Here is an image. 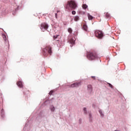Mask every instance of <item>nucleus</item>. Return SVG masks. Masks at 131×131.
Returning <instances> with one entry per match:
<instances>
[{
    "mask_svg": "<svg viewBox=\"0 0 131 131\" xmlns=\"http://www.w3.org/2000/svg\"><path fill=\"white\" fill-rule=\"evenodd\" d=\"M82 8L84 9V10H85V9H88V5H86V4H83Z\"/></svg>",
    "mask_w": 131,
    "mask_h": 131,
    "instance_id": "nucleus-11",
    "label": "nucleus"
},
{
    "mask_svg": "<svg viewBox=\"0 0 131 131\" xmlns=\"http://www.w3.org/2000/svg\"><path fill=\"white\" fill-rule=\"evenodd\" d=\"M83 111H84V113H86V108L84 107Z\"/></svg>",
    "mask_w": 131,
    "mask_h": 131,
    "instance_id": "nucleus-22",
    "label": "nucleus"
},
{
    "mask_svg": "<svg viewBox=\"0 0 131 131\" xmlns=\"http://www.w3.org/2000/svg\"><path fill=\"white\" fill-rule=\"evenodd\" d=\"M74 20L76 22H77V21H79V16H78V15L75 16L74 18Z\"/></svg>",
    "mask_w": 131,
    "mask_h": 131,
    "instance_id": "nucleus-9",
    "label": "nucleus"
},
{
    "mask_svg": "<svg viewBox=\"0 0 131 131\" xmlns=\"http://www.w3.org/2000/svg\"><path fill=\"white\" fill-rule=\"evenodd\" d=\"M108 84L110 88H111L112 89L113 88V85H112V84H111L110 83H108Z\"/></svg>",
    "mask_w": 131,
    "mask_h": 131,
    "instance_id": "nucleus-18",
    "label": "nucleus"
},
{
    "mask_svg": "<svg viewBox=\"0 0 131 131\" xmlns=\"http://www.w3.org/2000/svg\"><path fill=\"white\" fill-rule=\"evenodd\" d=\"M17 85L19 88H23V84L21 81H19L17 82Z\"/></svg>",
    "mask_w": 131,
    "mask_h": 131,
    "instance_id": "nucleus-8",
    "label": "nucleus"
},
{
    "mask_svg": "<svg viewBox=\"0 0 131 131\" xmlns=\"http://www.w3.org/2000/svg\"><path fill=\"white\" fill-rule=\"evenodd\" d=\"M57 40V41H59V40Z\"/></svg>",
    "mask_w": 131,
    "mask_h": 131,
    "instance_id": "nucleus-26",
    "label": "nucleus"
},
{
    "mask_svg": "<svg viewBox=\"0 0 131 131\" xmlns=\"http://www.w3.org/2000/svg\"><path fill=\"white\" fill-rule=\"evenodd\" d=\"M72 15H75L76 14V12L75 11H73L72 12Z\"/></svg>",
    "mask_w": 131,
    "mask_h": 131,
    "instance_id": "nucleus-19",
    "label": "nucleus"
},
{
    "mask_svg": "<svg viewBox=\"0 0 131 131\" xmlns=\"http://www.w3.org/2000/svg\"><path fill=\"white\" fill-rule=\"evenodd\" d=\"M94 17H93L92 15L88 14V19L89 20H93Z\"/></svg>",
    "mask_w": 131,
    "mask_h": 131,
    "instance_id": "nucleus-13",
    "label": "nucleus"
},
{
    "mask_svg": "<svg viewBox=\"0 0 131 131\" xmlns=\"http://www.w3.org/2000/svg\"><path fill=\"white\" fill-rule=\"evenodd\" d=\"M105 16H106V18H109V17L110 16V15L108 13H106L105 14Z\"/></svg>",
    "mask_w": 131,
    "mask_h": 131,
    "instance_id": "nucleus-20",
    "label": "nucleus"
},
{
    "mask_svg": "<svg viewBox=\"0 0 131 131\" xmlns=\"http://www.w3.org/2000/svg\"><path fill=\"white\" fill-rule=\"evenodd\" d=\"M95 35L98 38H102L103 36V32H102V31L97 30L95 31Z\"/></svg>",
    "mask_w": 131,
    "mask_h": 131,
    "instance_id": "nucleus-3",
    "label": "nucleus"
},
{
    "mask_svg": "<svg viewBox=\"0 0 131 131\" xmlns=\"http://www.w3.org/2000/svg\"><path fill=\"white\" fill-rule=\"evenodd\" d=\"M53 93H54V91H51L49 92V95H52Z\"/></svg>",
    "mask_w": 131,
    "mask_h": 131,
    "instance_id": "nucleus-21",
    "label": "nucleus"
},
{
    "mask_svg": "<svg viewBox=\"0 0 131 131\" xmlns=\"http://www.w3.org/2000/svg\"><path fill=\"white\" fill-rule=\"evenodd\" d=\"M49 28V25L46 23H42L40 25V29L42 31H45V30H47Z\"/></svg>",
    "mask_w": 131,
    "mask_h": 131,
    "instance_id": "nucleus-4",
    "label": "nucleus"
},
{
    "mask_svg": "<svg viewBox=\"0 0 131 131\" xmlns=\"http://www.w3.org/2000/svg\"><path fill=\"white\" fill-rule=\"evenodd\" d=\"M81 84L80 82L74 83L71 85V88H78Z\"/></svg>",
    "mask_w": 131,
    "mask_h": 131,
    "instance_id": "nucleus-5",
    "label": "nucleus"
},
{
    "mask_svg": "<svg viewBox=\"0 0 131 131\" xmlns=\"http://www.w3.org/2000/svg\"><path fill=\"white\" fill-rule=\"evenodd\" d=\"M92 78H93V79H96V78L95 76H92Z\"/></svg>",
    "mask_w": 131,
    "mask_h": 131,
    "instance_id": "nucleus-23",
    "label": "nucleus"
},
{
    "mask_svg": "<svg viewBox=\"0 0 131 131\" xmlns=\"http://www.w3.org/2000/svg\"><path fill=\"white\" fill-rule=\"evenodd\" d=\"M46 50H47L49 55H52V47H51V46L46 47Z\"/></svg>",
    "mask_w": 131,
    "mask_h": 131,
    "instance_id": "nucleus-6",
    "label": "nucleus"
},
{
    "mask_svg": "<svg viewBox=\"0 0 131 131\" xmlns=\"http://www.w3.org/2000/svg\"><path fill=\"white\" fill-rule=\"evenodd\" d=\"M68 32H69V33H72V29H71V28H69L68 29Z\"/></svg>",
    "mask_w": 131,
    "mask_h": 131,
    "instance_id": "nucleus-14",
    "label": "nucleus"
},
{
    "mask_svg": "<svg viewBox=\"0 0 131 131\" xmlns=\"http://www.w3.org/2000/svg\"><path fill=\"white\" fill-rule=\"evenodd\" d=\"M87 58L89 60L93 61L98 58V54L96 51H90L87 53Z\"/></svg>",
    "mask_w": 131,
    "mask_h": 131,
    "instance_id": "nucleus-1",
    "label": "nucleus"
},
{
    "mask_svg": "<svg viewBox=\"0 0 131 131\" xmlns=\"http://www.w3.org/2000/svg\"><path fill=\"white\" fill-rule=\"evenodd\" d=\"M83 28L85 31H88V26L86 25H83Z\"/></svg>",
    "mask_w": 131,
    "mask_h": 131,
    "instance_id": "nucleus-10",
    "label": "nucleus"
},
{
    "mask_svg": "<svg viewBox=\"0 0 131 131\" xmlns=\"http://www.w3.org/2000/svg\"><path fill=\"white\" fill-rule=\"evenodd\" d=\"M50 110L52 112H54V111H55V107H54L53 105H51L50 106Z\"/></svg>",
    "mask_w": 131,
    "mask_h": 131,
    "instance_id": "nucleus-12",
    "label": "nucleus"
},
{
    "mask_svg": "<svg viewBox=\"0 0 131 131\" xmlns=\"http://www.w3.org/2000/svg\"><path fill=\"white\" fill-rule=\"evenodd\" d=\"M57 15H58V14H57V13L55 14V17H56V19H57V18H58V17H57Z\"/></svg>",
    "mask_w": 131,
    "mask_h": 131,
    "instance_id": "nucleus-24",
    "label": "nucleus"
},
{
    "mask_svg": "<svg viewBox=\"0 0 131 131\" xmlns=\"http://www.w3.org/2000/svg\"><path fill=\"white\" fill-rule=\"evenodd\" d=\"M72 10H75L77 8V4L74 1H71L68 2V5L66 6V9H69V7Z\"/></svg>",
    "mask_w": 131,
    "mask_h": 131,
    "instance_id": "nucleus-2",
    "label": "nucleus"
},
{
    "mask_svg": "<svg viewBox=\"0 0 131 131\" xmlns=\"http://www.w3.org/2000/svg\"><path fill=\"white\" fill-rule=\"evenodd\" d=\"M58 36H59V35H55L53 36V38L54 39H57V38H58Z\"/></svg>",
    "mask_w": 131,
    "mask_h": 131,
    "instance_id": "nucleus-15",
    "label": "nucleus"
},
{
    "mask_svg": "<svg viewBox=\"0 0 131 131\" xmlns=\"http://www.w3.org/2000/svg\"><path fill=\"white\" fill-rule=\"evenodd\" d=\"M88 91L89 92V93H92L93 91V87L92 86V85H88Z\"/></svg>",
    "mask_w": 131,
    "mask_h": 131,
    "instance_id": "nucleus-7",
    "label": "nucleus"
},
{
    "mask_svg": "<svg viewBox=\"0 0 131 131\" xmlns=\"http://www.w3.org/2000/svg\"><path fill=\"white\" fill-rule=\"evenodd\" d=\"M3 38L4 40H7V36H6V35H3Z\"/></svg>",
    "mask_w": 131,
    "mask_h": 131,
    "instance_id": "nucleus-17",
    "label": "nucleus"
},
{
    "mask_svg": "<svg viewBox=\"0 0 131 131\" xmlns=\"http://www.w3.org/2000/svg\"><path fill=\"white\" fill-rule=\"evenodd\" d=\"M99 112L100 115H101V116H102V117L104 116V114H102V111L99 110Z\"/></svg>",
    "mask_w": 131,
    "mask_h": 131,
    "instance_id": "nucleus-16",
    "label": "nucleus"
},
{
    "mask_svg": "<svg viewBox=\"0 0 131 131\" xmlns=\"http://www.w3.org/2000/svg\"><path fill=\"white\" fill-rule=\"evenodd\" d=\"M72 43H74V41H73Z\"/></svg>",
    "mask_w": 131,
    "mask_h": 131,
    "instance_id": "nucleus-25",
    "label": "nucleus"
}]
</instances>
